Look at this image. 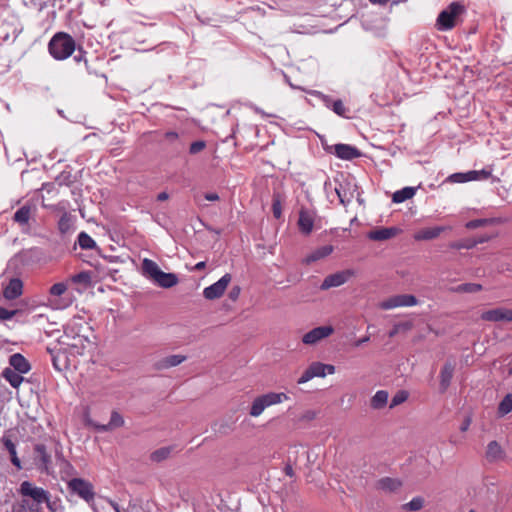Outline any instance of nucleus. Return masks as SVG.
Here are the masks:
<instances>
[{"label": "nucleus", "mask_w": 512, "mask_h": 512, "mask_svg": "<svg viewBox=\"0 0 512 512\" xmlns=\"http://www.w3.org/2000/svg\"><path fill=\"white\" fill-rule=\"evenodd\" d=\"M23 291V283L18 278H13L9 281L7 286L3 289V296L8 300L18 298Z\"/></svg>", "instance_id": "18"}, {"label": "nucleus", "mask_w": 512, "mask_h": 512, "mask_svg": "<svg viewBox=\"0 0 512 512\" xmlns=\"http://www.w3.org/2000/svg\"><path fill=\"white\" fill-rule=\"evenodd\" d=\"M482 290V285L477 283H464L455 288L456 292L461 293H476Z\"/></svg>", "instance_id": "39"}, {"label": "nucleus", "mask_w": 512, "mask_h": 512, "mask_svg": "<svg viewBox=\"0 0 512 512\" xmlns=\"http://www.w3.org/2000/svg\"><path fill=\"white\" fill-rule=\"evenodd\" d=\"M416 189L413 187H405L393 193L392 201L394 203H402L411 199L415 195Z\"/></svg>", "instance_id": "29"}, {"label": "nucleus", "mask_w": 512, "mask_h": 512, "mask_svg": "<svg viewBox=\"0 0 512 512\" xmlns=\"http://www.w3.org/2000/svg\"><path fill=\"white\" fill-rule=\"evenodd\" d=\"M424 506V499L420 496L414 497L408 503H405L402 508L407 511H418Z\"/></svg>", "instance_id": "40"}, {"label": "nucleus", "mask_w": 512, "mask_h": 512, "mask_svg": "<svg viewBox=\"0 0 512 512\" xmlns=\"http://www.w3.org/2000/svg\"><path fill=\"white\" fill-rule=\"evenodd\" d=\"M20 492L23 498L15 501L12 505V512H32V483L24 481L21 484Z\"/></svg>", "instance_id": "7"}, {"label": "nucleus", "mask_w": 512, "mask_h": 512, "mask_svg": "<svg viewBox=\"0 0 512 512\" xmlns=\"http://www.w3.org/2000/svg\"><path fill=\"white\" fill-rule=\"evenodd\" d=\"M334 332L332 326H319L303 335L302 342L306 345H315L319 341L329 337Z\"/></svg>", "instance_id": "10"}, {"label": "nucleus", "mask_w": 512, "mask_h": 512, "mask_svg": "<svg viewBox=\"0 0 512 512\" xmlns=\"http://www.w3.org/2000/svg\"><path fill=\"white\" fill-rule=\"evenodd\" d=\"M316 412L314 410H306L299 416V421L310 422L316 418Z\"/></svg>", "instance_id": "53"}, {"label": "nucleus", "mask_w": 512, "mask_h": 512, "mask_svg": "<svg viewBox=\"0 0 512 512\" xmlns=\"http://www.w3.org/2000/svg\"><path fill=\"white\" fill-rule=\"evenodd\" d=\"M490 222H491V220H489V219H474V220L468 221L465 224V227L467 229L472 230V229H476L479 227H484V226L488 225Z\"/></svg>", "instance_id": "48"}, {"label": "nucleus", "mask_w": 512, "mask_h": 512, "mask_svg": "<svg viewBox=\"0 0 512 512\" xmlns=\"http://www.w3.org/2000/svg\"><path fill=\"white\" fill-rule=\"evenodd\" d=\"M48 48L53 58L64 60L76 50V43L71 35L58 32L51 38Z\"/></svg>", "instance_id": "2"}, {"label": "nucleus", "mask_w": 512, "mask_h": 512, "mask_svg": "<svg viewBox=\"0 0 512 512\" xmlns=\"http://www.w3.org/2000/svg\"><path fill=\"white\" fill-rule=\"evenodd\" d=\"M71 281L77 284H83L84 286H88L91 282V276L88 272H80L71 277Z\"/></svg>", "instance_id": "46"}, {"label": "nucleus", "mask_w": 512, "mask_h": 512, "mask_svg": "<svg viewBox=\"0 0 512 512\" xmlns=\"http://www.w3.org/2000/svg\"><path fill=\"white\" fill-rule=\"evenodd\" d=\"M330 109L338 116L349 118L348 116H346V112L348 111V109L345 107L343 101L340 99L334 100L331 104Z\"/></svg>", "instance_id": "44"}, {"label": "nucleus", "mask_w": 512, "mask_h": 512, "mask_svg": "<svg viewBox=\"0 0 512 512\" xmlns=\"http://www.w3.org/2000/svg\"><path fill=\"white\" fill-rule=\"evenodd\" d=\"M67 486L71 492L77 494L86 502L89 503L94 500V487L89 481L82 478H73L68 482Z\"/></svg>", "instance_id": "5"}, {"label": "nucleus", "mask_w": 512, "mask_h": 512, "mask_svg": "<svg viewBox=\"0 0 512 512\" xmlns=\"http://www.w3.org/2000/svg\"><path fill=\"white\" fill-rule=\"evenodd\" d=\"M172 452V447H161L151 453L150 459L154 462H161L167 459Z\"/></svg>", "instance_id": "35"}, {"label": "nucleus", "mask_w": 512, "mask_h": 512, "mask_svg": "<svg viewBox=\"0 0 512 512\" xmlns=\"http://www.w3.org/2000/svg\"><path fill=\"white\" fill-rule=\"evenodd\" d=\"M73 221L72 216L65 212L58 221V229L62 234L68 233L72 230Z\"/></svg>", "instance_id": "32"}, {"label": "nucleus", "mask_w": 512, "mask_h": 512, "mask_svg": "<svg viewBox=\"0 0 512 512\" xmlns=\"http://www.w3.org/2000/svg\"><path fill=\"white\" fill-rule=\"evenodd\" d=\"M447 228L444 226H435L423 228L415 234L416 240H432L437 238Z\"/></svg>", "instance_id": "22"}, {"label": "nucleus", "mask_w": 512, "mask_h": 512, "mask_svg": "<svg viewBox=\"0 0 512 512\" xmlns=\"http://www.w3.org/2000/svg\"><path fill=\"white\" fill-rule=\"evenodd\" d=\"M389 394L385 390L377 391L370 400V406L375 410H380L387 405Z\"/></svg>", "instance_id": "25"}, {"label": "nucleus", "mask_w": 512, "mask_h": 512, "mask_svg": "<svg viewBox=\"0 0 512 512\" xmlns=\"http://www.w3.org/2000/svg\"><path fill=\"white\" fill-rule=\"evenodd\" d=\"M479 180H486L491 176V171L482 169L477 171Z\"/></svg>", "instance_id": "61"}, {"label": "nucleus", "mask_w": 512, "mask_h": 512, "mask_svg": "<svg viewBox=\"0 0 512 512\" xmlns=\"http://www.w3.org/2000/svg\"><path fill=\"white\" fill-rule=\"evenodd\" d=\"M333 252V246L326 245L318 248L314 252H312L310 255H308L305 259V262L307 264H310L312 262H315L317 260H320L322 258H325L326 256L330 255Z\"/></svg>", "instance_id": "27"}, {"label": "nucleus", "mask_w": 512, "mask_h": 512, "mask_svg": "<svg viewBox=\"0 0 512 512\" xmlns=\"http://www.w3.org/2000/svg\"><path fill=\"white\" fill-rule=\"evenodd\" d=\"M154 282L162 288H171L178 283V277L174 273L160 271Z\"/></svg>", "instance_id": "24"}, {"label": "nucleus", "mask_w": 512, "mask_h": 512, "mask_svg": "<svg viewBox=\"0 0 512 512\" xmlns=\"http://www.w3.org/2000/svg\"><path fill=\"white\" fill-rule=\"evenodd\" d=\"M10 458L13 465L16 466L18 469H21V462L20 459L17 457V453L15 452V454H10Z\"/></svg>", "instance_id": "63"}, {"label": "nucleus", "mask_w": 512, "mask_h": 512, "mask_svg": "<svg viewBox=\"0 0 512 512\" xmlns=\"http://www.w3.org/2000/svg\"><path fill=\"white\" fill-rule=\"evenodd\" d=\"M272 213L276 219H280L282 216V204L279 194H274L272 199Z\"/></svg>", "instance_id": "45"}, {"label": "nucleus", "mask_w": 512, "mask_h": 512, "mask_svg": "<svg viewBox=\"0 0 512 512\" xmlns=\"http://www.w3.org/2000/svg\"><path fill=\"white\" fill-rule=\"evenodd\" d=\"M78 244L82 249H92L96 247V242L86 232H81L78 235Z\"/></svg>", "instance_id": "37"}, {"label": "nucleus", "mask_w": 512, "mask_h": 512, "mask_svg": "<svg viewBox=\"0 0 512 512\" xmlns=\"http://www.w3.org/2000/svg\"><path fill=\"white\" fill-rule=\"evenodd\" d=\"M471 422H472L471 417H469V416L465 417V419L463 420V422L460 426V430L462 432H466L469 429Z\"/></svg>", "instance_id": "60"}, {"label": "nucleus", "mask_w": 512, "mask_h": 512, "mask_svg": "<svg viewBox=\"0 0 512 512\" xmlns=\"http://www.w3.org/2000/svg\"><path fill=\"white\" fill-rule=\"evenodd\" d=\"M298 227L302 234L309 235L314 227L313 213L305 208H301L299 211Z\"/></svg>", "instance_id": "16"}, {"label": "nucleus", "mask_w": 512, "mask_h": 512, "mask_svg": "<svg viewBox=\"0 0 512 512\" xmlns=\"http://www.w3.org/2000/svg\"><path fill=\"white\" fill-rule=\"evenodd\" d=\"M447 181L451 182V183H465L467 182L466 180V173H454V174H451L448 178H447Z\"/></svg>", "instance_id": "52"}, {"label": "nucleus", "mask_w": 512, "mask_h": 512, "mask_svg": "<svg viewBox=\"0 0 512 512\" xmlns=\"http://www.w3.org/2000/svg\"><path fill=\"white\" fill-rule=\"evenodd\" d=\"M77 53L74 55V60L76 62H80L83 60L84 58V55H85V51L79 47L77 50H75Z\"/></svg>", "instance_id": "62"}, {"label": "nucleus", "mask_w": 512, "mask_h": 512, "mask_svg": "<svg viewBox=\"0 0 512 512\" xmlns=\"http://www.w3.org/2000/svg\"><path fill=\"white\" fill-rule=\"evenodd\" d=\"M16 314V310H8L6 308L0 307V320H10Z\"/></svg>", "instance_id": "54"}, {"label": "nucleus", "mask_w": 512, "mask_h": 512, "mask_svg": "<svg viewBox=\"0 0 512 512\" xmlns=\"http://www.w3.org/2000/svg\"><path fill=\"white\" fill-rule=\"evenodd\" d=\"M205 147H206L205 141H203V140L195 141V142L191 143L189 152H190V154H197V153L201 152L202 150H204Z\"/></svg>", "instance_id": "51"}, {"label": "nucleus", "mask_w": 512, "mask_h": 512, "mask_svg": "<svg viewBox=\"0 0 512 512\" xmlns=\"http://www.w3.org/2000/svg\"><path fill=\"white\" fill-rule=\"evenodd\" d=\"M481 319L489 322H512V310L503 307L487 310L481 314Z\"/></svg>", "instance_id": "11"}, {"label": "nucleus", "mask_w": 512, "mask_h": 512, "mask_svg": "<svg viewBox=\"0 0 512 512\" xmlns=\"http://www.w3.org/2000/svg\"><path fill=\"white\" fill-rule=\"evenodd\" d=\"M75 181V178L71 175L70 172L63 171L58 177L57 182L60 185H67L69 186Z\"/></svg>", "instance_id": "49"}, {"label": "nucleus", "mask_w": 512, "mask_h": 512, "mask_svg": "<svg viewBox=\"0 0 512 512\" xmlns=\"http://www.w3.org/2000/svg\"><path fill=\"white\" fill-rule=\"evenodd\" d=\"M512 411V394H507L498 405V415L503 417Z\"/></svg>", "instance_id": "33"}, {"label": "nucleus", "mask_w": 512, "mask_h": 512, "mask_svg": "<svg viewBox=\"0 0 512 512\" xmlns=\"http://www.w3.org/2000/svg\"><path fill=\"white\" fill-rule=\"evenodd\" d=\"M412 327H413V324L410 321L397 323L389 331L388 336L390 338H393L394 336H396L400 332H407V331L411 330Z\"/></svg>", "instance_id": "38"}, {"label": "nucleus", "mask_w": 512, "mask_h": 512, "mask_svg": "<svg viewBox=\"0 0 512 512\" xmlns=\"http://www.w3.org/2000/svg\"><path fill=\"white\" fill-rule=\"evenodd\" d=\"M240 287L239 286H234L230 292H229V298L232 300V301H236L240 295Z\"/></svg>", "instance_id": "57"}, {"label": "nucleus", "mask_w": 512, "mask_h": 512, "mask_svg": "<svg viewBox=\"0 0 512 512\" xmlns=\"http://www.w3.org/2000/svg\"><path fill=\"white\" fill-rule=\"evenodd\" d=\"M165 138L169 141H174L178 138V134L174 131H168L165 133Z\"/></svg>", "instance_id": "64"}, {"label": "nucleus", "mask_w": 512, "mask_h": 512, "mask_svg": "<svg viewBox=\"0 0 512 512\" xmlns=\"http://www.w3.org/2000/svg\"><path fill=\"white\" fill-rule=\"evenodd\" d=\"M30 218V207L28 205H24L20 209H18L14 214V220L20 224L27 223Z\"/></svg>", "instance_id": "36"}, {"label": "nucleus", "mask_w": 512, "mask_h": 512, "mask_svg": "<svg viewBox=\"0 0 512 512\" xmlns=\"http://www.w3.org/2000/svg\"><path fill=\"white\" fill-rule=\"evenodd\" d=\"M22 373L14 371L11 368H5L2 375L3 377L10 383V385L14 388L20 386L23 382L24 378L21 376Z\"/></svg>", "instance_id": "28"}, {"label": "nucleus", "mask_w": 512, "mask_h": 512, "mask_svg": "<svg viewBox=\"0 0 512 512\" xmlns=\"http://www.w3.org/2000/svg\"><path fill=\"white\" fill-rule=\"evenodd\" d=\"M9 364L13 367L14 371L19 373H26L30 370L29 362L19 353L13 354L10 357Z\"/></svg>", "instance_id": "23"}, {"label": "nucleus", "mask_w": 512, "mask_h": 512, "mask_svg": "<svg viewBox=\"0 0 512 512\" xmlns=\"http://www.w3.org/2000/svg\"><path fill=\"white\" fill-rule=\"evenodd\" d=\"M67 290V286L65 283H56L50 287V294L52 296H61L63 295Z\"/></svg>", "instance_id": "50"}, {"label": "nucleus", "mask_w": 512, "mask_h": 512, "mask_svg": "<svg viewBox=\"0 0 512 512\" xmlns=\"http://www.w3.org/2000/svg\"><path fill=\"white\" fill-rule=\"evenodd\" d=\"M465 173L467 182L479 180L477 170H471Z\"/></svg>", "instance_id": "58"}, {"label": "nucleus", "mask_w": 512, "mask_h": 512, "mask_svg": "<svg viewBox=\"0 0 512 512\" xmlns=\"http://www.w3.org/2000/svg\"><path fill=\"white\" fill-rule=\"evenodd\" d=\"M2 442H3V445L5 446V448L7 449V451L9 452V454H15V451H16L15 444L12 442V440L9 437L3 436Z\"/></svg>", "instance_id": "56"}, {"label": "nucleus", "mask_w": 512, "mask_h": 512, "mask_svg": "<svg viewBox=\"0 0 512 512\" xmlns=\"http://www.w3.org/2000/svg\"><path fill=\"white\" fill-rule=\"evenodd\" d=\"M187 357L185 355L175 354V355H169L166 357H163L159 360H157L153 367L157 371L166 370L172 367H176L183 363Z\"/></svg>", "instance_id": "15"}, {"label": "nucleus", "mask_w": 512, "mask_h": 512, "mask_svg": "<svg viewBox=\"0 0 512 512\" xmlns=\"http://www.w3.org/2000/svg\"><path fill=\"white\" fill-rule=\"evenodd\" d=\"M34 452H36L38 454V456L40 457L43 469L46 472H48L49 464L51 463V456L47 453L46 446L43 444H37L34 447Z\"/></svg>", "instance_id": "31"}, {"label": "nucleus", "mask_w": 512, "mask_h": 512, "mask_svg": "<svg viewBox=\"0 0 512 512\" xmlns=\"http://www.w3.org/2000/svg\"><path fill=\"white\" fill-rule=\"evenodd\" d=\"M355 276V271L346 269L326 276L320 285L321 290H328L330 288L339 287L348 282Z\"/></svg>", "instance_id": "6"}, {"label": "nucleus", "mask_w": 512, "mask_h": 512, "mask_svg": "<svg viewBox=\"0 0 512 512\" xmlns=\"http://www.w3.org/2000/svg\"><path fill=\"white\" fill-rule=\"evenodd\" d=\"M335 372V366L331 364H324L321 362H313L303 372V374L297 380L298 384H304L314 377H325L326 374H333Z\"/></svg>", "instance_id": "4"}, {"label": "nucleus", "mask_w": 512, "mask_h": 512, "mask_svg": "<svg viewBox=\"0 0 512 512\" xmlns=\"http://www.w3.org/2000/svg\"><path fill=\"white\" fill-rule=\"evenodd\" d=\"M490 236L488 235H483V236H479V237H475V238H471V240L473 242H475V247L478 245V244H481V243H484V242H487L490 240Z\"/></svg>", "instance_id": "59"}, {"label": "nucleus", "mask_w": 512, "mask_h": 512, "mask_svg": "<svg viewBox=\"0 0 512 512\" xmlns=\"http://www.w3.org/2000/svg\"><path fill=\"white\" fill-rule=\"evenodd\" d=\"M465 12V7L459 2H452L446 9L440 12L437 18L439 30L447 31L455 27L460 15Z\"/></svg>", "instance_id": "3"}, {"label": "nucleus", "mask_w": 512, "mask_h": 512, "mask_svg": "<svg viewBox=\"0 0 512 512\" xmlns=\"http://www.w3.org/2000/svg\"><path fill=\"white\" fill-rule=\"evenodd\" d=\"M409 397V393L406 390H399L392 398L390 402V408H395L396 406L404 403Z\"/></svg>", "instance_id": "41"}, {"label": "nucleus", "mask_w": 512, "mask_h": 512, "mask_svg": "<svg viewBox=\"0 0 512 512\" xmlns=\"http://www.w3.org/2000/svg\"><path fill=\"white\" fill-rule=\"evenodd\" d=\"M449 247L452 248V249H457V250H460V249H472V248L475 247V242H473L471 240V238L463 239V240L451 242L449 244Z\"/></svg>", "instance_id": "43"}, {"label": "nucleus", "mask_w": 512, "mask_h": 512, "mask_svg": "<svg viewBox=\"0 0 512 512\" xmlns=\"http://www.w3.org/2000/svg\"><path fill=\"white\" fill-rule=\"evenodd\" d=\"M231 279V275L229 273H226L217 282L206 287L203 291V296L207 300H215L220 298L224 294L229 283L231 282Z\"/></svg>", "instance_id": "8"}, {"label": "nucleus", "mask_w": 512, "mask_h": 512, "mask_svg": "<svg viewBox=\"0 0 512 512\" xmlns=\"http://www.w3.org/2000/svg\"><path fill=\"white\" fill-rule=\"evenodd\" d=\"M335 192L339 198V201L342 205L346 206L351 201V195H348L347 191L344 189L342 184L335 187Z\"/></svg>", "instance_id": "47"}, {"label": "nucleus", "mask_w": 512, "mask_h": 512, "mask_svg": "<svg viewBox=\"0 0 512 512\" xmlns=\"http://www.w3.org/2000/svg\"><path fill=\"white\" fill-rule=\"evenodd\" d=\"M86 325V322L80 316L73 317V319L66 324L64 329L65 338L68 339L71 337L72 342L61 340L62 336L59 329L45 330V334L47 337H54L58 344L67 345L72 349H76L77 353H80V349H84V343L87 341V337L81 334Z\"/></svg>", "instance_id": "1"}, {"label": "nucleus", "mask_w": 512, "mask_h": 512, "mask_svg": "<svg viewBox=\"0 0 512 512\" xmlns=\"http://www.w3.org/2000/svg\"><path fill=\"white\" fill-rule=\"evenodd\" d=\"M401 232L397 227H381L368 232L367 237L373 241H385L397 236Z\"/></svg>", "instance_id": "14"}, {"label": "nucleus", "mask_w": 512, "mask_h": 512, "mask_svg": "<svg viewBox=\"0 0 512 512\" xmlns=\"http://www.w3.org/2000/svg\"><path fill=\"white\" fill-rule=\"evenodd\" d=\"M418 302L417 298L410 294L395 295L380 303V307L384 310L396 307L414 306Z\"/></svg>", "instance_id": "9"}, {"label": "nucleus", "mask_w": 512, "mask_h": 512, "mask_svg": "<svg viewBox=\"0 0 512 512\" xmlns=\"http://www.w3.org/2000/svg\"><path fill=\"white\" fill-rule=\"evenodd\" d=\"M58 345L59 344L56 341L54 344H47L45 346V350L51 355L54 368L61 371L67 368V357L65 352L57 349Z\"/></svg>", "instance_id": "12"}, {"label": "nucleus", "mask_w": 512, "mask_h": 512, "mask_svg": "<svg viewBox=\"0 0 512 512\" xmlns=\"http://www.w3.org/2000/svg\"><path fill=\"white\" fill-rule=\"evenodd\" d=\"M142 270L144 275H146L153 281L156 279L158 273H160L161 271L156 262L147 258H145L142 262Z\"/></svg>", "instance_id": "26"}, {"label": "nucleus", "mask_w": 512, "mask_h": 512, "mask_svg": "<svg viewBox=\"0 0 512 512\" xmlns=\"http://www.w3.org/2000/svg\"><path fill=\"white\" fill-rule=\"evenodd\" d=\"M50 497L51 496L48 491L43 488L34 487V503H46Z\"/></svg>", "instance_id": "42"}, {"label": "nucleus", "mask_w": 512, "mask_h": 512, "mask_svg": "<svg viewBox=\"0 0 512 512\" xmlns=\"http://www.w3.org/2000/svg\"><path fill=\"white\" fill-rule=\"evenodd\" d=\"M332 149L333 153L342 160H353L362 155L360 150L349 144H335Z\"/></svg>", "instance_id": "13"}, {"label": "nucleus", "mask_w": 512, "mask_h": 512, "mask_svg": "<svg viewBox=\"0 0 512 512\" xmlns=\"http://www.w3.org/2000/svg\"><path fill=\"white\" fill-rule=\"evenodd\" d=\"M402 485V481L398 478L383 477L376 482L375 487L377 490H381L386 493H393L398 491Z\"/></svg>", "instance_id": "17"}, {"label": "nucleus", "mask_w": 512, "mask_h": 512, "mask_svg": "<svg viewBox=\"0 0 512 512\" xmlns=\"http://www.w3.org/2000/svg\"><path fill=\"white\" fill-rule=\"evenodd\" d=\"M485 456L489 462H497L499 460L504 459L505 452L500 446V444L497 441L493 440L488 443Z\"/></svg>", "instance_id": "19"}, {"label": "nucleus", "mask_w": 512, "mask_h": 512, "mask_svg": "<svg viewBox=\"0 0 512 512\" xmlns=\"http://www.w3.org/2000/svg\"><path fill=\"white\" fill-rule=\"evenodd\" d=\"M455 370V365L452 362H446L440 372V388L442 391L447 390L449 387L453 374Z\"/></svg>", "instance_id": "21"}, {"label": "nucleus", "mask_w": 512, "mask_h": 512, "mask_svg": "<svg viewBox=\"0 0 512 512\" xmlns=\"http://www.w3.org/2000/svg\"><path fill=\"white\" fill-rule=\"evenodd\" d=\"M261 398L263 399L266 406L269 407L271 405L281 403L283 400H287L288 396L285 393L269 392L267 394L261 395Z\"/></svg>", "instance_id": "30"}, {"label": "nucleus", "mask_w": 512, "mask_h": 512, "mask_svg": "<svg viewBox=\"0 0 512 512\" xmlns=\"http://www.w3.org/2000/svg\"><path fill=\"white\" fill-rule=\"evenodd\" d=\"M265 408H267L266 404L264 403L261 396H258L252 402L249 414L252 417H258L259 415L262 414V412L265 410Z\"/></svg>", "instance_id": "34"}, {"label": "nucleus", "mask_w": 512, "mask_h": 512, "mask_svg": "<svg viewBox=\"0 0 512 512\" xmlns=\"http://www.w3.org/2000/svg\"><path fill=\"white\" fill-rule=\"evenodd\" d=\"M45 504L51 512H57L61 507L60 501L57 498L51 499V497H50L49 500Z\"/></svg>", "instance_id": "55"}, {"label": "nucleus", "mask_w": 512, "mask_h": 512, "mask_svg": "<svg viewBox=\"0 0 512 512\" xmlns=\"http://www.w3.org/2000/svg\"><path fill=\"white\" fill-rule=\"evenodd\" d=\"M124 418L117 411H112L110 421L107 424L96 425V429L100 432H107L124 425Z\"/></svg>", "instance_id": "20"}]
</instances>
